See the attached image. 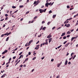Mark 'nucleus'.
Instances as JSON below:
<instances>
[{
  "mask_svg": "<svg viewBox=\"0 0 78 78\" xmlns=\"http://www.w3.org/2000/svg\"><path fill=\"white\" fill-rule=\"evenodd\" d=\"M61 27H59V28H58L57 30H59V29H61Z\"/></svg>",
  "mask_w": 78,
  "mask_h": 78,
  "instance_id": "3c124183",
  "label": "nucleus"
},
{
  "mask_svg": "<svg viewBox=\"0 0 78 78\" xmlns=\"http://www.w3.org/2000/svg\"><path fill=\"white\" fill-rule=\"evenodd\" d=\"M41 34L40 35V36H38V37H41Z\"/></svg>",
  "mask_w": 78,
  "mask_h": 78,
  "instance_id": "4d7b16f0",
  "label": "nucleus"
},
{
  "mask_svg": "<svg viewBox=\"0 0 78 78\" xmlns=\"http://www.w3.org/2000/svg\"><path fill=\"white\" fill-rule=\"evenodd\" d=\"M70 64H71V62H69L68 63V64H69V65H70Z\"/></svg>",
  "mask_w": 78,
  "mask_h": 78,
  "instance_id": "603ef678",
  "label": "nucleus"
},
{
  "mask_svg": "<svg viewBox=\"0 0 78 78\" xmlns=\"http://www.w3.org/2000/svg\"><path fill=\"white\" fill-rule=\"evenodd\" d=\"M23 20V18H21L20 19V21H22V20Z\"/></svg>",
  "mask_w": 78,
  "mask_h": 78,
  "instance_id": "bf43d9fd",
  "label": "nucleus"
},
{
  "mask_svg": "<svg viewBox=\"0 0 78 78\" xmlns=\"http://www.w3.org/2000/svg\"><path fill=\"white\" fill-rule=\"evenodd\" d=\"M53 61H54V59H52L51 60V62H53Z\"/></svg>",
  "mask_w": 78,
  "mask_h": 78,
  "instance_id": "de8ad7c7",
  "label": "nucleus"
},
{
  "mask_svg": "<svg viewBox=\"0 0 78 78\" xmlns=\"http://www.w3.org/2000/svg\"><path fill=\"white\" fill-rule=\"evenodd\" d=\"M5 36L4 34H2L1 36V37H3V36Z\"/></svg>",
  "mask_w": 78,
  "mask_h": 78,
  "instance_id": "ea45409f",
  "label": "nucleus"
},
{
  "mask_svg": "<svg viewBox=\"0 0 78 78\" xmlns=\"http://www.w3.org/2000/svg\"><path fill=\"white\" fill-rule=\"evenodd\" d=\"M66 34V33H62V35L63 36H64Z\"/></svg>",
  "mask_w": 78,
  "mask_h": 78,
  "instance_id": "a19ab883",
  "label": "nucleus"
},
{
  "mask_svg": "<svg viewBox=\"0 0 78 78\" xmlns=\"http://www.w3.org/2000/svg\"><path fill=\"white\" fill-rule=\"evenodd\" d=\"M39 11L40 12V13H42L43 12H44V10H42V9H40L39 10Z\"/></svg>",
  "mask_w": 78,
  "mask_h": 78,
  "instance_id": "39448f33",
  "label": "nucleus"
},
{
  "mask_svg": "<svg viewBox=\"0 0 78 78\" xmlns=\"http://www.w3.org/2000/svg\"><path fill=\"white\" fill-rule=\"evenodd\" d=\"M11 58H10L9 59V61H11Z\"/></svg>",
  "mask_w": 78,
  "mask_h": 78,
  "instance_id": "338daca9",
  "label": "nucleus"
},
{
  "mask_svg": "<svg viewBox=\"0 0 78 78\" xmlns=\"http://www.w3.org/2000/svg\"><path fill=\"white\" fill-rule=\"evenodd\" d=\"M9 37H8L6 39V41H7L8 40H9Z\"/></svg>",
  "mask_w": 78,
  "mask_h": 78,
  "instance_id": "2eb2a0df",
  "label": "nucleus"
},
{
  "mask_svg": "<svg viewBox=\"0 0 78 78\" xmlns=\"http://www.w3.org/2000/svg\"><path fill=\"white\" fill-rule=\"evenodd\" d=\"M40 46V45L39 44V45L36 46V47H37V48H38V49H39Z\"/></svg>",
  "mask_w": 78,
  "mask_h": 78,
  "instance_id": "f3484780",
  "label": "nucleus"
},
{
  "mask_svg": "<svg viewBox=\"0 0 78 78\" xmlns=\"http://www.w3.org/2000/svg\"><path fill=\"white\" fill-rule=\"evenodd\" d=\"M52 36L51 35V34H50L47 37V38H50Z\"/></svg>",
  "mask_w": 78,
  "mask_h": 78,
  "instance_id": "20e7f679",
  "label": "nucleus"
},
{
  "mask_svg": "<svg viewBox=\"0 0 78 78\" xmlns=\"http://www.w3.org/2000/svg\"><path fill=\"white\" fill-rule=\"evenodd\" d=\"M7 52H8V50H6L5 51H4V52H3L2 53V55L5 54V53H7Z\"/></svg>",
  "mask_w": 78,
  "mask_h": 78,
  "instance_id": "f03ea898",
  "label": "nucleus"
},
{
  "mask_svg": "<svg viewBox=\"0 0 78 78\" xmlns=\"http://www.w3.org/2000/svg\"><path fill=\"white\" fill-rule=\"evenodd\" d=\"M70 33H71V32L70 31H68L67 33V34H70Z\"/></svg>",
  "mask_w": 78,
  "mask_h": 78,
  "instance_id": "f8f14e48",
  "label": "nucleus"
},
{
  "mask_svg": "<svg viewBox=\"0 0 78 78\" xmlns=\"http://www.w3.org/2000/svg\"><path fill=\"white\" fill-rule=\"evenodd\" d=\"M23 5H20L19 6V8H23Z\"/></svg>",
  "mask_w": 78,
  "mask_h": 78,
  "instance_id": "6ab92c4d",
  "label": "nucleus"
},
{
  "mask_svg": "<svg viewBox=\"0 0 78 78\" xmlns=\"http://www.w3.org/2000/svg\"><path fill=\"white\" fill-rule=\"evenodd\" d=\"M69 19H67L66 21L64 23V24H66V23H69Z\"/></svg>",
  "mask_w": 78,
  "mask_h": 78,
  "instance_id": "f257e3e1",
  "label": "nucleus"
},
{
  "mask_svg": "<svg viewBox=\"0 0 78 78\" xmlns=\"http://www.w3.org/2000/svg\"><path fill=\"white\" fill-rule=\"evenodd\" d=\"M35 50H38V48H37V47H36L35 48Z\"/></svg>",
  "mask_w": 78,
  "mask_h": 78,
  "instance_id": "c03bdc74",
  "label": "nucleus"
},
{
  "mask_svg": "<svg viewBox=\"0 0 78 78\" xmlns=\"http://www.w3.org/2000/svg\"><path fill=\"white\" fill-rule=\"evenodd\" d=\"M29 55H31V52H29L28 53Z\"/></svg>",
  "mask_w": 78,
  "mask_h": 78,
  "instance_id": "37998d69",
  "label": "nucleus"
},
{
  "mask_svg": "<svg viewBox=\"0 0 78 78\" xmlns=\"http://www.w3.org/2000/svg\"><path fill=\"white\" fill-rule=\"evenodd\" d=\"M45 45H48V42L46 41L45 43Z\"/></svg>",
  "mask_w": 78,
  "mask_h": 78,
  "instance_id": "c85d7f7f",
  "label": "nucleus"
},
{
  "mask_svg": "<svg viewBox=\"0 0 78 78\" xmlns=\"http://www.w3.org/2000/svg\"><path fill=\"white\" fill-rule=\"evenodd\" d=\"M39 41H38L36 43V44H39Z\"/></svg>",
  "mask_w": 78,
  "mask_h": 78,
  "instance_id": "49530a36",
  "label": "nucleus"
},
{
  "mask_svg": "<svg viewBox=\"0 0 78 78\" xmlns=\"http://www.w3.org/2000/svg\"><path fill=\"white\" fill-rule=\"evenodd\" d=\"M20 62V60H19V61H18L17 62L18 63H19V62Z\"/></svg>",
  "mask_w": 78,
  "mask_h": 78,
  "instance_id": "680f3d73",
  "label": "nucleus"
},
{
  "mask_svg": "<svg viewBox=\"0 0 78 78\" xmlns=\"http://www.w3.org/2000/svg\"><path fill=\"white\" fill-rule=\"evenodd\" d=\"M69 44H70V42L68 43L67 44H66L65 45V47H68V45H69Z\"/></svg>",
  "mask_w": 78,
  "mask_h": 78,
  "instance_id": "423d86ee",
  "label": "nucleus"
},
{
  "mask_svg": "<svg viewBox=\"0 0 78 78\" xmlns=\"http://www.w3.org/2000/svg\"><path fill=\"white\" fill-rule=\"evenodd\" d=\"M67 8H68V9L70 8V7L69 5H67Z\"/></svg>",
  "mask_w": 78,
  "mask_h": 78,
  "instance_id": "58836bf2",
  "label": "nucleus"
},
{
  "mask_svg": "<svg viewBox=\"0 0 78 78\" xmlns=\"http://www.w3.org/2000/svg\"><path fill=\"white\" fill-rule=\"evenodd\" d=\"M23 53V52H20V54H19V55L20 56V55H21Z\"/></svg>",
  "mask_w": 78,
  "mask_h": 78,
  "instance_id": "2f4dec72",
  "label": "nucleus"
},
{
  "mask_svg": "<svg viewBox=\"0 0 78 78\" xmlns=\"http://www.w3.org/2000/svg\"><path fill=\"white\" fill-rule=\"evenodd\" d=\"M50 23H51V22L49 21V22L48 23L47 25H50Z\"/></svg>",
  "mask_w": 78,
  "mask_h": 78,
  "instance_id": "412c9836",
  "label": "nucleus"
},
{
  "mask_svg": "<svg viewBox=\"0 0 78 78\" xmlns=\"http://www.w3.org/2000/svg\"><path fill=\"white\" fill-rule=\"evenodd\" d=\"M67 42V41H66L63 42V44H66V43Z\"/></svg>",
  "mask_w": 78,
  "mask_h": 78,
  "instance_id": "c756f323",
  "label": "nucleus"
},
{
  "mask_svg": "<svg viewBox=\"0 0 78 78\" xmlns=\"http://www.w3.org/2000/svg\"><path fill=\"white\" fill-rule=\"evenodd\" d=\"M36 3H37V1H35L34 2V5H35V4H36Z\"/></svg>",
  "mask_w": 78,
  "mask_h": 78,
  "instance_id": "bb28decb",
  "label": "nucleus"
},
{
  "mask_svg": "<svg viewBox=\"0 0 78 78\" xmlns=\"http://www.w3.org/2000/svg\"><path fill=\"white\" fill-rule=\"evenodd\" d=\"M36 57H34V58H33L32 59V60L33 61H34V60L36 59Z\"/></svg>",
  "mask_w": 78,
  "mask_h": 78,
  "instance_id": "5701e85b",
  "label": "nucleus"
},
{
  "mask_svg": "<svg viewBox=\"0 0 78 78\" xmlns=\"http://www.w3.org/2000/svg\"><path fill=\"white\" fill-rule=\"evenodd\" d=\"M77 38V36H76V37H73L71 38V41H73L74 39H76Z\"/></svg>",
  "mask_w": 78,
  "mask_h": 78,
  "instance_id": "7ed1b4c3",
  "label": "nucleus"
},
{
  "mask_svg": "<svg viewBox=\"0 0 78 78\" xmlns=\"http://www.w3.org/2000/svg\"><path fill=\"white\" fill-rule=\"evenodd\" d=\"M45 29H46V27H44L43 28L42 30H43L44 31V30H45Z\"/></svg>",
  "mask_w": 78,
  "mask_h": 78,
  "instance_id": "aec40b11",
  "label": "nucleus"
},
{
  "mask_svg": "<svg viewBox=\"0 0 78 78\" xmlns=\"http://www.w3.org/2000/svg\"><path fill=\"white\" fill-rule=\"evenodd\" d=\"M45 58V57H43L41 58V59H44Z\"/></svg>",
  "mask_w": 78,
  "mask_h": 78,
  "instance_id": "e2e57ef3",
  "label": "nucleus"
},
{
  "mask_svg": "<svg viewBox=\"0 0 78 78\" xmlns=\"http://www.w3.org/2000/svg\"><path fill=\"white\" fill-rule=\"evenodd\" d=\"M37 16H35L34 17V19H36L37 18Z\"/></svg>",
  "mask_w": 78,
  "mask_h": 78,
  "instance_id": "774afa93",
  "label": "nucleus"
},
{
  "mask_svg": "<svg viewBox=\"0 0 78 78\" xmlns=\"http://www.w3.org/2000/svg\"><path fill=\"white\" fill-rule=\"evenodd\" d=\"M42 28H43V26H42L41 27V29H40V30H42Z\"/></svg>",
  "mask_w": 78,
  "mask_h": 78,
  "instance_id": "7c9ffc66",
  "label": "nucleus"
},
{
  "mask_svg": "<svg viewBox=\"0 0 78 78\" xmlns=\"http://www.w3.org/2000/svg\"><path fill=\"white\" fill-rule=\"evenodd\" d=\"M12 8H13V9H15V8H16V7L15 6H12Z\"/></svg>",
  "mask_w": 78,
  "mask_h": 78,
  "instance_id": "4be33fe9",
  "label": "nucleus"
},
{
  "mask_svg": "<svg viewBox=\"0 0 78 78\" xmlns=\"http://www.w3.org/2000/svg\"><path fill=\"white\" fill-rule=\"evenodd\" d=\"M11 32H9V33H8V36L9 35V34H11Z\"/></svg>",
  "mask_w": 78,
  "mask_h": 78,
  "instance_id": "5fc2aeb1",
  "label": "nucleus"
},
{
  "mask_svg": "<svg viewBox=\"0 0 78 78\" xmlns=\"http://www.w3.org/2000/svg\"><path fill=\"white\" fill-rule=\"evenodd\" d=\"M43 45V44H41V45H40V47H42Z\"/></svg>",
  "mask_w": 78,
  "mask_h": 78,
  "instance_id": "09e8293b",
  "label": "nucleus"
},
{
  "mask_svg": "<svg viewBox=\"0 0 78 78\" xmlns=\"http://www.w3.org/2000/svg\"><path fill=\"white\" fill-rule=\"evenodd\" d=\"M16 56L13 57V59H16Z\"/></svg>",
  "mask_w": 78,
  "mask_h": 78,
  "instance_id": "6e6d98bb",
  "label": "nucleus"
},
{
  "mask_svg": "<svg viewBox=\"0 0 78 78\" xmlns=\"http://www.w3.org/2000/svg\"><path fill=\"white\" fill-rule=\"evenodd\" d=\"M52 40V38H50L49 39V43H50V42H51V41Z\"/></svg>",
  "mask_w": 78,
  "mask_h": 78,
  "instance_id": "9b49d317",
  "label": "nucleus"
},
{
  "mask_svg": "<svg viewBox=\"0 0 78 78\" xmlns=\"http://www.w3.org/2000/svg\"><path fill=\"white\" fill-rule=\"evenodd\" d=\"M42 23L43 24V23H45V21H42Z\"/></svg>",
  "mask_w": 78,
  "mask_h": 78,
  "instance_id": "79ce46f5",
  "label": "nucleus"
},
{
  "mask_svg": "<svg viewBox=\"0 0 78 78\" xmlns=\"http://www.w3.org/2000/svg\"><path fill=\"white\" fill-rule=\"evenodd\" d=\"M45 5L46 6H47V7H48V5H49V3H46Z\"/></svg>",
  "mask_w": 78,
  "mask_h": 78,
  "instance_id": "0eeeda50",
  "label": "nucleus"
},
{
  "mask_svg": "<svg viewBox=\"0 0 78 78\" xmlns=\"http://www.w3.org/2000/svg\"><path fill=\"white\" fill-rule=\"evenodd\" d=\"M23 55H20L19 57V58H18V59H20L21 58H23Z\"/></svg>",
  "mask_w": 78,
  "mask_h": 78,
  "instance_id": "1a4fd4ad",
  "label": "nucleus"
},
{
  "mask_svg": "<svg viewBox=\"0 0 78 78\" xmlns=\"http://www.w3.org/2000/svg\"><path fill=\"white\" fill-rule=\"evenodd\" d=\"M67 62H68L67 60H66V61L65 62V65H67Z\"/></svg>",
  "mask_w": 78,
  "mask_h": 78,
  "instance_id": "9d476101",
  "label": "nucleus"
},
{
  "mask_svg": "<svg viewBox=\"0 0 78 78\" xmlns=\"http://www.w3.org/2000/svg\"><path fill=\"white\" fill-rule=\"evenodd\" d=\"M62 46V45H61L59 46L57 48H60V47H61Z\"/></svg>",
  "mask_w": 78,
  "mask_h": 78,
  "instance_id": "b1692460",
  "label": "nucleus"
},
{
  "mask_svg": "<svg viewBox=\"0 0 78 78\" xmlns=\"http://www.w3.org/2000/svg\"><path fill=\"white\" fill-rule=\"evenodd\" d=\"M46 10H47V9H44V12H45V11H46Z\"/></svg>",
  "mask_w": 78,
  "mask_h": 78,
  "instance_id": "4c0bfd02",
  "label": "nucleus"
},
{
  "mask_svg": "<svg viewBox=\"0 0 78 78\" xmlns=\"http://www.w3.org/2000/svg\"><path fill=\"white\" fill-rule=\"evenodd\" d=\"M12 11H10V14L11 15V13H12Z\"/></svg>",
  "mask_w": 78,
  "mask_h": 78,
  "instance_id": "052dcab7",
  "label": "nucleus"
},
{
  "mask_svg": "<svg viewBox=\"0 0 78 78\" xmlns=\"http://www.w3.org/2000/svg\"><path fill=\"white\" fill-rule=\"evenodd\" d=\"M67 37H70V35H68L66 36Z\"/></svg>",
  "mask_w": 78,
  "mask_h": 78,
  "instance_id": "a18cd8bd",
  "label": "nucleus"
},
{
  "mask_svg": "<svg viewBox=\"0 0 78 78\" xmlns=\"http://www.w3.org/2000/svg\"><path fill=\"white\" fill-rule=\"evenodd\" d=\"M5 16L6 17H8V15L7 14H5Z\"/></svg>",
  "mask_w": 78,
  "mask_h": 78,
  "instance_id": "f704fd0d",
  "label": "nucleus"
},
{
  "mask_svg": "<svg viewBox=\"0 0 78 78\" xmlns=\"http://www.w3.org/2000/svg\"><path fill=\"white\" fill-rule=\"evenodd\" d=\"M34 71V69H33L32 70V72H33Z\"/></svg>",
  "mask_w": 78,
  "mask_h": 78,
  "instance_id": "69168bd1",
  "label": "nucleus"
},
{
  "mask_svg": "<svg viewBox=\"0 0 78 78\" xmlns=\"http://www.w3.org/2000/svg\"><path fill=\"white\" fill-rule=\"evenodd\" d=\"M28 60V58H27L25 60V61H27Z\"/></svg>",
  "mask_w": 78,
  "mask_h": 78,
  "instance_id": "cd10ccee",
  "label": "nucleus"
},
{
  "mask_svg": "<svg viewBox=\"0 0 78 78\" xmlns=\"http://www.w3.org/2000/svg\"><path fill=\"white\" fill-rule=\"evenodd\" d=\"M56 78H59V76H57L56 77Z\"/></svg>",
  "mask_w": 78,
  "mask_h": 78,
  "instance_id": "0e129e2a",
  "label": "nucleus"
},
{
  "mask_svg": "<svg viewBox=\"0 0 78 78\" xmlns=\"http://www.w3.org/2000/svg\"><path fill=\"white\" fill-rule=\"evenodd\" d=\"M30 12V11H27V12H26V14H28V13H29Z\"/></svg>",
  "mask_w": 78,
  "mask_h": 78,
  "instance_id": "473e14b6",
  "label": "nucleus"
},
{
  "mask_svg": "<svg viewBox=\"0 0 78 78\" xmlns=\"http://www.w3.org/2000/svg\"><path fill=\"white\" fill-rule=\"evenodd\" d=\"M78 25V23H76V25H75V26H76V25Z\"/></svg>",
  "mask_w": 78,
  "mask_h": 78,
  "instance_id": "13d9d810",
  "label": "nucleus"
},
{
  "mask_svg": "<svg viewBox=\"0 0 78 78\" xmlns=\"http://www.w3.org/2000/svg\"><path fill=\"white\" fill-rule=\"evenodd\" d=\"M4 34V36H8V32H7L5 34Z\"/></svg>",
  "mask_w": 78,
  "mask_h": 78,
  "instance_id": "a211bd4d",
  "label": "nucleus"
},
{
  "mask_svg": "<svg viewBox=\"0 0 78 78\" xmlns=\"http://www.w3.org/2000/svg\"><path fill=\"white\" fill-rule=\"evenodd\" d=\"M56 28L55 27H54L52 28V30H54V29H55V28Z\"/></svg>",
  "mask_w": 78,
  "mask_h": 78,
  "instance_id": "8fccbe9b",
  "label": "nucleus"
},
{
  "mask_svg": "<svg viewBox=\"0 0 78 78\" xmlns=\"http://www.w3.org/2000/svg\"><path fill=\"white\" fill-rule=\"evenodd\" d=\"M8 17H6L5 18V20H8Z\"/></svg>",
  "mask_w": 78,
  "mask_h": 78,
  "instance_id": "e433bc0d",
  "label": "nucleus"
},
{
  "mask_svg": "<svg viewBox=\"0 0 78 78\" xmlns=\"http://www.w3.org/2000/svg\"><path fill=\"white\" fill-rule=\"evenodd\" d=\"M56 15H53V16H52L53 19H54V18H55V17H56Z\"/></svg>",
  "mask_w": 78,
  "mask_h": 78,
  "instance_id": "6e6552de",
  "label": "nucleus"
},
{
  "mask_svg": "<svg viewBox=\"0 0 78 78\" xmlns=\"http://www.w3.org/2000/svg\"><path fill=\"white\" fill-rule=\"evenodd\" d=\"M73 9V8H71L70 9V11H71V10H72Z\"/></svg>",
  "mask_w": 78,
  "mask_h": 78,
  "instance_id": "c9c22d12",
  "label": "nucleus"
},
{
  "mask_svg": "<svg viewBox=\"0 0 78 78\" xmlns=\"http://www.w3.org/2000/svg\"><path fill=\"white\" fill-rule=\"evenodd\" d=\"M74 54V53H73V52L71 53V56H73V55Z\"/></svg>",
  "mask_w": 78,
  "mask_h": 78,
  "instance_id": "393cba45",
  "label": "nucleus"
},
{
  "mask_svg": "<svg viewBox=\"0 0 78 78\" xmlns=\"http://www.w3.org/2000/svg\"><path fill=\"white\" fill-rule=\"evenodd\" d=\"M5 75H6V74H4L2 76H1V78H3V77H5Z\"/></svg>",
  "mask_w": 78,
  "mask_h": 78,
  "instance_id": "dca6fc26",
  "label": "nucleus"
},
{
  "mask_svg": "<svg viewBox=\"0 0 78 78\" xmlns=\"http://www.w3.org/2000/svg\"><path fill=\"white\" fill-rule=\"evenodd\" d=\"M66 39V36H65L64 37H63V39Z\"/></svg>",
  "mask_w": 78,
  "mask_h": 78,
  "instance_id": "72a5a7b5",
  "label": "nucleus"
},
{
  "mask_svg": "<svg viewBox=\"0 0 78 78\" xmlns=\"http://www.w3.org/2000/svg\"><path fill=\"white\" fill-rule=\"evenodd\" d=\"M29 2H30V0H27V3H29Z\"/></svg>",
  "mask_w": 78,
  "mask_h": 78,
  "instance_id": "864d4df0",
  "label": "nucleus"
},
{
  "mask_svg": "<svg viewBox=\"0 0 78 78\" xmlns=\"http://www.w3.org/2000/svg\"><path fill=\"white\" fill-rule=\"evenodd\" d=\"M70 24H67V26H66V27H70Z\"/></svg>",
  "mask_w": 78,
  "mask_h": 78,
  "instance_id": "ddd939ff",
  "label": "nucleus"
},
{
  "mask_svg": "<svg viewBox=\"0 0 78 78\" xmlns=\"http://www.w3.org/2000/svg\"><path fill=\"white\" fill-rule=\"evenodd\" d=\"M57 67H59L60 66H61V64H60V63H58L57 64Z\"/></svg>",
  "mask_w": 78,
  "mask_h": 78,
  "instance_id": "4468645a",
  "label": "nucleus"
},
{
  "mask_svg": "<svg viewBox=\"0 0 78 78\" xmlns=\"http://www.w3.org/2000/svg\"><path fill=\"white\" fill-rule=\"evenodd\" d=\"M49 14H51V13H52V11H51V10H50L49 12Z\"/></svg>",
  "mask_w": 78,
  "mask_h": 78,
  "instance_id": "a878e982",
  "label": "nucleus"
}]
</instances>
